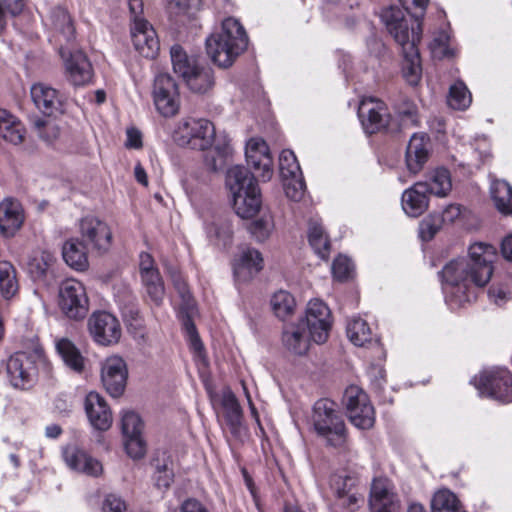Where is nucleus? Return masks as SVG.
I'll use <instances>...</instances> for the list:
<instances>
[{
    "instance_id": "obj_35",
    "label": "nucleus",
    "mask_w": 512,
    "mask_h": 512,
    "mask_svg": "<svg viewBox=\"0 0 512 512\" xmlns=\"http://www.w3.org/2000/svg\"><path fill=\"white\" fill-rule=\"evenodd\" d=\"M213 70L204 65H200L195 73H192L186 80L187 87L196 94H205L214 86Z\"/></svg>"
},
{
    "instance_id": "obj_44",
    "label": "nucleus",
    "mask_w": 512,
    "mask_h": 512,
    "mask_svg": "<svg viewBox=\"0 0 512 512\" xmlns=\"http://www.w3.org/2000/svg\"><path fill=\"white\" fill-rule=\"evenodd\" d=\"M394 110L401 121L402 127H415L419 123L416 104L406 97H401L395 104Z\"/></svg>"
},
{
    "instance_id": "obj_62",
    "label": "nucleus",
    "mask_w": 512,
    "mask_h": 512,
    "mask_svg": "<svg viewBox=\"0 0 512 512\" xmlns=\"http://www.w3.org/2000/svg\"><path fill=\"white\" fill-rule=\"evenodd\" d=\"M126 136L125 146L127 148L140 149L142 147V134L138 129L134 127L128 128Z\"/></svg>"
},
{
    "instance_id": "obj_50",
    "label": "nucleus",
    "mask_w": 512,
    "mask_h": 512,
    "mask_svg": "<svg viewBox=\"0 0 512 512\" xmlns=\"http://www.w3.org/2000/svg\"><path fill=\"white\" fill-rule=\"evenodd\" d=\"M87 360L80 350L66 339V366L77 374H84Z\"/></svg>"
},
{
    "instance_id": "obj_13",
    "label": "nucleus",
    "mask_w": 512,
    "mask_h": 512,
    "mask_svg": "<svg viewBox=\"0 0 512 512\" xmlns=\"http://www.w3.org/2000/svg\"><path fill=\"white\" fill-rule=\"evenodd\" d=\"M154 103L157 110L165 117L178 112V90L174 79L168 74H159L154 81Z\"/></svg>"
},
{
    "instance_id": "obj_5",
    "label": "nucleus",
    "mask_w": 512,
    "mask_h": 512,
    "mask_svg": "<svg viewBox=\"0 0 512 512\" xmlns=\"http://www.w3.org/2000/svg\"><path fill=\"white\" fill-rule=\"evenodd\" d=\"M215 127L203 118H188L182 121L175 131V140L181 146L195 150H206L213 144Z\"/></svg>"
},
{
    "instance_id": "obj_59",
    "label": "nucleus",
    "mask_w": 512,
    "mask_h": 512,
    "mask_svg": "<svg viewBox=\"0 0 512 512\" xmlns=\"http://www.w3.org/2000/svg\"><path fill=\"white\" fill-rule=\"evenodd\" d=\"M168 273L178 293L181 295L183 299H186L189 295V289L181 273L174 267H169Z\"/></svg>"
},
{
    "instance_id": "obj_38",
    "label": "nucleus",
    "mask_w": 512,
    "mask_h": 512,
    "mask_svg": "<svg viewBox=\"0 0 512 512\" xmlns=\"http://www.w3.org/2000/svg\"><path fill=\"white\" fill-rule=\"evenodd\" d=\"M308 240L314 251L326 259L330 251V242L323 227L316 221L309 222Z\"/></svg>"
},
{
    "instance_id": "obj_14",
    "label": "nucleus",
    "mask_w": 512,
    "mask_h": 512,
    "mask_svg": "<svg viewBox=\"0 0 512 512\" xmlns=\"http://www.w3.org/2000/svg\"><path fill=\"white\" fill-rule=\"evenodd\" d=\"M369 506L372 512H401V501L392 483L386 478L374 479L371 484Z\"/></svg>"
},
{
    "instance_id": "obj_61",
    "label": "nucleus",
    "mask_w": 512,
    "mask_h": 512,
    "mask_svg": "<svg viewBox=\"0 0 512 512\" xmlns=\"http://www.w3.org/2000/svg\"><path fill=\"white\" fill-rule=\"evenodd\" d=\"M285 193L288 198L298 201L303 196V183L301 181L291 180L285 184Z\"/></svg>"
},
{
    "instance_id": "obj_48",
    "label": "nucleus",
    "mask_w": 512,
    "mask_h": 512,
    "mask_svg": "<svg viewBox=\"0 0 512 512\" xmlns=\"http://www.w3.org/2000/svg\"><path fill=\"white\" fill-rule=\"evenodd\" d=\"M279 169L283 178L295 180L300 174V166L293 151L283 150L279 156Z\"/></svg>"
},
{
    "instance_id": "obj_2",
    "label": "nucleus",
    "mask_w": 512,
    "mask_h": 512,
    "mask_svg": "<svg viewBox=\"0 0 512 512\" xmlns=\"http://www.w3.org/2000/svg\"><path fill=\"white\" fill-rule=\"evenodd\" d=\"M496 248L477 242L469 247L468 256L451 260L442 269L444 280L453 286L468 289L471 285L484 287L493 274Z\"/></svg>"
},
{
    "instance_id": "obj_64",
    "label": "nucleus",
    "mask_w": 512,
    "mask_h": 512,
    "mask_svg": "<svg viewBox=\"0 0 512 512\" xmlns=\"http://www.w3.org/2000/svg\"><path fill=\"white\" fill-rule=\"evenodd\" d=\"M179 512H210L206 506L196 499L185 500L179 509Z\"/></svg>"
},
{
    "instance_id": "obj_21",
    "label": "nucleus",
    "mask_w": 512,
    "mask_h": 512,
    "mask_svg": "<svg viewBox=\"0 0 512 512\" xmlns=\"http://www.w3.org/2000/svg\"><path fill=\"white\" fill-rule=\"evenodd\" d=\"M85 411L91 425L100 431L112 425V413L105 399L97 392H90L85 398Z\"/></svg>"
},
{
    "instance_id": "obj_40",
    "label": "nucleus",
    "mask_w": 512,
    "mask_h": 512,
    "mask_svg": "<svg viewBox=\"0 0 512 512\" xmlns=\"http://www.w3.org/2000/svg\"><path fill=\"white\" fill-rule=\"evenodd\" d=\"M347 336L356 346H363L372 339V331L368 323L360 318H352L346 328Z\"/></svg>"
},
{
    "instance_id": "obj_4",
    "label": "nucleus",
    "mask_w": 512,
    "mask_h": 512,
    "mask_svg": "<svg viewBox=\"0 0 512 512\" xmlns=\"http://www.w3.org/2000/svg\"><path fill=\"white\" fill-rule=\"evenodd\" d=\"M312 422L315 432L327 445L348 450L346 426L333 401L318 400L314 404Z\"/></svg>"
},
{
    "instance_id": "obj_56",
    "label": "nucleus",
    "mask_w": 512,
    "mask_h": 512,
    "mask_svg": "<svg viewBox=\"0 0 512 512\" xmlns=\"http://www.w3.org/2000/svg\"><path fill=\"white\" fill-rule=\"evenodd\" d=\"M173 470L167 465H158L153 475L155 486L158 489H168L173 482Z\"/></svg>"
},
{
    "instance_id": "obj_41",
    "label": "nucleus",
    "mask_w": 512,
    "mask_h": 512,
    "mask_svg": "<svg viewBox=\"0 0 512 512\" xmlns=\"http://www.w3.org/2000/svg\"><path fill=\"white\" fill-rule=\"evenodd\" d=\"M16 270L8 261H0V292L5 299H10L18 291Z\"/></svg>"
},
{
    "instance_id": "obj_16",
    "label": "nucleus",
    "mask_w": 512,
    "mask_h": 512,
    "mask_svg": "<svg viewBox=\"0 0 512 512\" xmlns=\"http://www.w3.org/2000/svg\"><path fill=\"white\" fill-rule=\"evenodd\" d=\"M246 161L256 172L262 181H268L273 175V161L265 141L262 139H250L246 145Z\"/></svg>"
},
{
    "instance_id": "obj_29",
    "label": "nucleus",
    "mask_w": 512,
    "mask_h": 512,
    "mask_svg": "<svg viewBox=\"0 0 512 512\" xmlns=\"http://www.w3.org/2000/svg\"><path fill=\"white\" fill-rule=\"evenodd\" d=\"M171 62L173 71L180 78L185 80L195 73L199 64L198 60L194 56H189L180 45H173L170 49Z\"/></svg>"
},
{
    "instance_id": "obj_54",
    "label": "nucleus",
    "mask_w": 512,
    "mask_h": 512,
    "mask_svg": "<svg viewBox=\"0 0 512 512\" xmlns=\"http://www.w3.org/2000/svg\"><path fill=\"white\" fill-rule=\"evenodd\" d=\"M353 270V265L351 260L343 255H339L332 264V273L333 276L340 280H346L350 277Z\"/></svg>"
},
{
    "instance_id": "obj_33",
    "label": "nucleus",
    "mask_w": 512,
    "mask_h": 512,
    "mask_svg": "<svg viewBox=\"0 0 512 512\" xmlns=\"http://www.w3.org/2000/svg\"><path fill=\"white\" fill-rule=\"evenodd\" d=\"M427 186V193L437 197H445L452 189L451 176L447 169L437 168L426 176L425 181H421Z\"/></svg>"
},
{
    "instance_id": "obj_57",
    "label": "nucleus",
    "mask_w": 512,
    "mask_h": 512,
    "mask_svg": "<svg viewBox=\"0 0 512 512\" xmlns=\"http://www.w3.org/2000/svg\"><path fill=\"white\" fill-rule=\"evenodd\" d=\"M270 229V221L264 217L251 222L248 226V230L258 241L265 240L269 236Z\"/></svg>"
},
{
    "instance_id": "obj_58",
    "label": "nucleus",
    "mask_w": 512,
    "mask_h": 512,
    "mask_svg": "<svg viewBox=\"0 0 512 512\" xmlns=\"http://www.w3.org/2000/svg\"><path fill=\"white\" fill-rule=\"evenodd\" d=\"M186 333L189 337L190 346L196 353L200 354L203 351V344L198 336L196 327L191 319H186L184 322Z\"/></svg>"
},
{
    "instance_id": "obj_11",
    "label": "nucleus",
    "mask_w": 512,
    "mask_h": 512,
    "mask_svg": "<svg viewBox=\"0 0 512 512\" xmlns=\"http://www.w3.org/2000/svg\"><path fill=\"white\" fill-rule=\"evenodd\" d=\"M358 115L365 132L368 134H374L383 129H389L391 132L397 131L390 128V114L381 100L364 99L360 103Z\"/></svg>"
},
{
    "instance_id": "obj_46",
    "label": "nucleus",
    "mask_w": 512,
    "mask_h": 512,
    "mask_svg": "<svg viewBox=\"0 0 512 512\" xmlns=\"http://www.w3.org/2000/svg\"><path fill=\"white\" fill-rule=\"evenodd\" d=\"M129 332L137 340L147 341V332L144 321L137 308H130L124 313Z\"/></svg>"
},
{
    "instance_id": "obj_49",
    "label": "nucleus",
    "mask_w": 512,
    "mask_h": 512,
    "mask_svg": "<svg viewBox=\"0 0 512 512\" xmlns=\"http://www.w3.org/2000/svg\"><path fill=\"white\" fill-rule=\"evenodd\" d=\"M459 505L460 501L453 492L448 489H441L434 494L431 500V511L445 512Z\"/></svg>"
},
{
    "instance_id": "obj_27",
    "label": "nucleus",
    "mask_w": 512,
    "mask_h": 512,
    "mask_svg": "<svg viewBox=\"0 0 512 512\" xmlns=\"http://www.w3.org/2000/svg\"><path fill=\"white\" fill-rule=\"evenodd\" d=\"M23 223L21 205L6 199L0 203V229L5 236H13Z\"/></svg>"
},
{
    "instance_id": "obj_25",
    "label": "nucleus",
    "mask_w": 512,
    "mask_h": 512,
    "mask_svg": "<svg viewBox=\"0 0 512 512\" xmlns=\"http://www.w3.org/2000/svg\"><path fill=\"white\" fill-rule=\"evenodd\" d=\"M312 340L308 328L305 327L304 322L298 321L287 325L283 329L282 342L284 347L295 355H304L310 347Z\"/></svg>"
},
{
    "instance_id": "obj_47",
    "label": "nucleus",
    "mask_w": 512,
    "mask_h": 512,
    "mask_svg": "<svg viewBox=\"0 0 512 512\" xmlns=\"http://www.w3.org/2000/svg\"><path fill=\"white\" fill-rule=\"evenodd\" d=\"M56 118L48 117L45 120L37 119L34 121V126L37 128L39 136L48 144L54 143L61 135V126L57 123Z\"/></svg>"
},
{
    "instance_id": "obj_34",
    "label": "nucleus",
    "mask_w": 512,
    "mask_h": 512,
    "mask_svg": "<svg viewBox=\"0 0 512 512\" xmlns=\"http://www.w3.org/2000/svg\"><path fill=\"white\" fill-rule=\"evenodd\" d=\"M263 258L259 251L248 248L242 252L239 263L235 266V275L247 279L262 269Z\"/></svg>"
},
{
    "instance_id": "obj_6",
    "label": "nucleus",
    "mask_w": 512,
    "mask_h": 512,
    "mask_svg": "<svg viewBox=\"0 0 512 512\" xmlns=\"http://www.w3.org/2000/svg\"><path fill=\"white\" fill-rule=\"evenodd\" d=\"M342 403L350 422L360 429H369L375 422V411L368 395L360 387L351 385L346 388Z\"/></svg>"
},
{
    "instance_id": "obj_26",
    "label": "nucleus",
    "mask_w": 512,
    "mask_h": 512,
    "mask_svg": "<svg viewBox=\"0 0 512 512\" xmlns=\"http://www.w3.org/2000/svg\"><path fill=\"white\" fill-rule=\"evenodd\" d=\"M226 186L231 196L243 194L250 190H259L255 176L241 165L228 169L226 173Z\"/></svg>"
},
{
    "instance_id": "obj_15",
    "label": "nucleus",
    "mask_w": 512,
    "mask_h": 512,
    "mask_svg": "<svg viewBox=\"0 0 512 512\" xmlns=\"http://www.w3.org/2000/svg\"><path fill=\"white\" fill-rule=\"evenodd\" d=\"M127 366L120 356L108 357L102 364L101 380L107 392L118 397L122 395L126 386Z\"/></svg>"
},
{
    "instance_id": "obj_39",
    "label": "nucleus",
    "mask_w": 512,
    "mask_h": 512,
    "mask_svg": "<svg viewBox=\"0 0 512 512\" xmlns=\"http://www.w3.org/2000/svg\"><path fill=\"white\" fill-rule=\"evenodd\" d=\"M141 280L150 300L157 306L161 305L165 296V287L159 270L150 271L141 276Z\"/></svg>"
},
{
    "instance_id": "obj_8",
    "label": "nucleus",
    "mask_w": 512,
    "mask_h": 512,
    "mask_svg": "<svg viewBox=\"0 0 512 512\" xmlns=\"http://www.w3.org/2000/svg\"><path fill=\"white\" fill-rule=\"evenodd\" d=\"M299 321L304 322L315 343L322 344L328 339L332 323L331 313L323 301L311 300L307 305L305 318Z\"/></svg>"
},
{
    "instance_id": "obj_7",
    "label": "nucleus",
    "mask_w": 512,
    "mask_h": 512,
    "mask_svg": "<svg viewBox=\"0 0 512 512\" xmlns=\"http://www.w3.org/2000/svg\"><path fill=\"white\" fill-rule=\"evenodd\" d=\"M474 381L481 396L512 401V374L507 369L484 371L479 377H475Z\"/></svg>"
},
{
    "instance_id": "obj_51",
    "label": "nucleus",
    "mask_w": 512,
    "mask_h": 512,
    "mask_svg": "<svg viewBox=\"0 0 512 512\" xmlns=\"http://www.w3.org/2000/svg\"><path fill=\"white\" fill-rule=\"evenodd\" d=\"M208 236L216 240L217 245H227L230 241L232 230L227 221H218L210 224L207 228Z\"/></svg>"
},
{
    "instance_id": "obj_30",
    "label": "nucleus",
    "mask_w": 512,
    "mask_h": 512,
    "mask_svg": "<svg viewBox=\"0 0 512 512\" xmlns=\"http://www.w3.org/2000/svg\"><path fill=\"white\" fill-rule=\"evenodd\" d=\"M233 208L241 218H252L260 210V190H250L243 194L232 196Z\"/></svg>"
},
{
    "instance_id": "obj_63",
    "label": "nucleus",
    "mask_w": 512,
    "mask_h": 512,
    "mask_svg": "<svg viewBox=\"0 0 512 512\" xmlns=\"http://www.w3.org/2000/svg\"><path fill=\"white\" fill-rule=\"evenodd\" d=\"M139 270L141 276L150 273V271H158L154 259L149 253L142 252L140 254Z\"/></svg>"
},
{
    "instance_id": "obj_45",
    "label": "nucleus",
    "mask_w": 512,
    "mask_h": 512,
    "mask_svg": "<svg viewBox=\"0 0 512 512\" xmlns=\"http://www.w3.org/2000/svg\"><path fill=\"white\" fill-rule=\"evenodd\" d=\"M54 262L55 259L50 253L43 252L39 257L30 260L28 271L35 281H42L53 272Z\"/></svg>"
},
{
    "instance_id": "obj_28",
    "label": "nucleus",
    "mask_w": 512,
    "mask_h": 512,
    "mask_svg": "<svg viewBox=\"0 0 512 512\" xmlns=\"http://www.w3.org/2000/svg\"><path fill=\"white\" fill-rule=\"evenodd\" d=\"M0 136L13 145H20L25 136L22 123L5 109H0Z\"/></svg>"
},
{
    "instance_id": "obj_32",
    "label": "nucleus",
    "mask_w": 512,
    "mask_h": 512,
    "mask_svg": "<svg viewBox=\"0 0 512 512\" xmlns=\"http://www.w3.org/2000/svg\"><path fill=\"white\" fill-rule=\"evenodd\" d=\"M490 193L496 209L503 215H512V186L505 180L492 182Z\"/></svg>"
},
{
    "instance_id": "obj_12",
    "label": "nucleus",
    "mask_w": 512,
    "mask_h": 512,
    "mask_svg": "<svg viewBox=\"0 0 512 512\" xmlns=\"http://www.w3.org/2000/svg\"><path fill=\"white\" fill-rule=\"evenodd\" d=\"M82 240L88 241L98 254L107 252L112 243V232L108 224L95 216H85L79 220Z\"/></svg>"
},
{
    "instance_id": "obj_20",
    "label": "nucleus",
    "mask_w": 512,
    "mask_h": 512,
    "mask_svg": "<svg viewBox=\"0 0 512 512\" xmlns=\"http://www.w3.org/2000/svg\"><path fill=\"white\" fill-rule=\"evenodd\" d=\"M93 77L90 61L82 50H75L66 59V81L74 87L89 84Z\"/></svg>"
},
{
    "instance_id": "obj_1",
    "label": "nucleus",
    "mask_w": 512,
    "mask_h": 512,
    "mask_svg": "<svg viewBox=\"0 0 512 512\" xmlns=\"http://www.w3.org/2000/svg\"><path fill=\"white\" fill-rule=\"evenodd\" d=\"M380 17L389 34L402 48L403 77L410 85H417L422 75L417 47L422 34L421 22L418 19L406 17L403 10L394 5L383 9Z\"/></svg>"
},
{
    "instance_id": "obj_10",
    "label": "nucleus",
    "mask_w": 512,
    "mask_h": 512,
    "mask_svg": "<svg viewBox=\"0 0 512 512\" xmlns=\"http://www.w3.org/2000/svg\"><path fill=\"white\" fill-rule=\"evenodd\" d=\"M88 328L95 342L103 346L117 344L122 335L118 319L105 311L93 313Z\"/></svg>"
},
{
    "instance_id": "obj_52",
    "label": "nucleus",
    "mask_w": 512,
    "mask_h": 512,
    "mask_svg": "<svg viewBox=\"0 0 512 512\" xmlns=\"http://www.w3.org/2000/svg\"><path fill=\"white\" fill-rule=\"evenodd\" d=\"M143 422L140 416L133 412H125L122 416V432L124 437L142 435Z\"/></svg>"
},
{
    "instance_id": "obj_22",
    "label": "nucleus",
    "mask_w": 512,
    "mask_h": 512,
    "mask_svg": "<svg viewBox=\"0 0 512 512\" xmlns=\"http://www.w3.org/2000/svg\"><path fill=\"white\" fill-rule=\"evenodd\" d=\"M429 138L424 134L414 133L407 145L405 161L409 172L417 174L422 170L430 155Z\"/></svg>"
},
{
    "instance_id": "obj_55",
    "label": "nucleus",
    "mask_w": 512,
    "mask_h": 512,
    "mask_svg": "<svg viewBox=\"0 0 512 512\" xmlns=\"http://www.w3.org/2000/svg\"><path fill=\"white\" fill-rule=\"evenodd\" d=\"M125 438V449L128 455L134 459L142 458L146 453V444L142 438V435L139 436H128Z\"/></svg>"
},
{
    "instance_id": "obj_19",
    "label": "nucleus",
    "mask_w": 512,
    "mask_h": 512,
    "mask_svg": "<svg viewBox=\"0 0 512 512\" xmlns=\"http://www.w3.org/2000/svg\"><path fill=\"white\" fill-rule=\"evenodd\" d=\"M134 48L146 58H154L159 51V40L154 28L147 20H136L131 26Z\"/></svg>"
},
{
    "instance_id": "obj_23",
    "label": "nucleus",
    "mask_w": 512,
    "mask_h": 512,
    "mask_svg": "<svg viewBox=\"0 0 512 512\" xmlns=\"http://www.w3.org/2000/svg\"><path fill=\"white\" fill-rule=\"evenodd\" d=\"M31 98L35 106L47 117L62 116L61 101L55 89L38 83L31 87Z\"/></svg>"
},
{
    "instance_id": "obj_37",
    "label": "nucleus",
    "mask_w": 512,
    "mask_h": 512,
    "mask_svg": "<svg viewBox=\"0 0 512 512\" xmlns=\"http://www.w3.org/2000/svg\"><path fill=\"white\" fill-rule=\"evenodd\" d=\"M66 265L76 271H85L88 266L87 248L83 240L71 239L66 247Z\"/></svg>"
},
{
    "instance_id": "obj_60",
    "label": "nucleus",
    "mask_w": 512,
    "mask_h": 512,
    "mask_svg": "<svg viewBox=\"0 0 512 512\" xmlns=\"http://www.w3.org/2000/svg\"><path fill=\"white\" fill-rule=\"evenodd\" d=\"M103 510L104 512H123L126 510V504L117 495L110 494L104 501Z\"/></svg>"
},
{
    "instance_id": "obj_31",
    "label": "nucleus",
    "mask_w": 512,
    "mask_h": 512,
    "mask_svg": "<svg viewBox=\"0 0 512 512\" xmlns=\"http://www.w3.org/2000/svg\"><path fill=\"white\" fill-rule=\"evenodd\" d=\"M224 409L225 419L233 434H239L242 427V409L231 390H225L221 400Z\"/></svg>"
},
{
    "instance_id": "obj_24",
    "label": "nucleus",
    "mask_w": 512,
    "mask_h": 512,
    "mask_svg": "<svg viewBox=\"0 0 512 512\" xmlns=\"http://www.w3.org/2000/svg\"><path fill=\"white\" fill-rule=\"evenodd\" d=\"M404 212L410 217H419L428 209L429 194L425 183L416 182L406 189L401 198Z\"/></svg>"
},
{
    "instance_id": "obj_42",
    "label": "nucleus",
    "mask_w": 512,
    "mask_h": 512,
    "mask_svg": "<svg viewBox=\"0 0 512 512\" xmlns=\"http://www.w3.org/2000/svg\"><path fill=\"white\" fill-rule=\"evenodd\" d=\"M271 307L274 314L281 320L290 317L296 308V301L292 294L287 291L280 290L271 298Z\"/></svg>"
},
{
    "instance_id": "obj_3",
    "label": "nucleus",
    "mask_w": 512,
    "mask_h": 512,
    "mask_svg": "<svg viewBox=\"0 0 512 512\" xmlns=\"http://www.w3.org/2000/svg\"><path fill=\"white\" fill-rule=\"evenodd\" d=\"M248 46V36L241 23L232 17L222 21L221 30L206 40L207 54L219 67H230Z\"/></svg>"
},
{
    "instance_id": "obj_17",
    "label": "nucleus",
    "mask_w": 512,
    "mask_h": 512,
    "mask_svg": "<svg viewBox=\"0 0 512 512\" xmlns=\"http://www.w3.org/2000/svg\"><path fill=\"white\" fill-rule=\"evenodd\" d=\"M89 312V299L81 282L66 278V318L83 321Z\"/></svg>"
},
{
    "instance_id": "obj_18",
    "label": "nucleus",
    "mask_w": 512,
    "mask_h": 512,
    "mask_svg": "<svg viewBox=\"0 0 512 512\" xmlns=\"http://www.w3.org/2000/svg\"><path fill=\"white\" fill-rule=\"evenodd\" d=\"M7 377L11 385L19 389H28L34 382L33 363L25 353L12 355L6 365Z\"/></svg>"
},
{
    "instance_id": "obj_53",
    "label": "nucleus",
    "mask_w": 512,
    "mask_h": 512,
    "mask_svg": "<svg viewBox=\"0 0 512 512\" xmlns=\"http://www.w3.org/2000/svg\"><path fill=\"white\" fill-rule=\"evenodd\" d=\"M63 326L61 317L49 316L48 327L50 335L54 338L55 348L61 358L64 360V337L61 336V328Z\"/></svg>"
},
{
    "instance_id": "obj_9",
    "label": "nucleus",
    "mask_w": 512,
    "mask_h": 512,
    "mask_svg": "<svg viewBox=\"0 0 512 512\" xmlns=\"http://www.w3.org/2000/svg\"><path fill=\"white\" fill-rule=\"evenodd\" d=\"M331 487L336 495L334 508L343 507L349 512L359 508V502L364 500L360 491V479L357 475H336L331 480Z\"/></svg>"
},
{
    "instance_id": "obj_43",
    "label": "nucleus",
    "mask_w": 512,
    "mask_h": 512,
    "mask_svg": "<svg viewBox=\"0 0 512 512\" xmlns=\"http://www.w3.org/2000/svg\"><path fill=\"white\" fill-rule=\"evenodd\" d=\"M472 102V96L463 81H456L450 86L447 97L448 105L455 110H465Z\"/></svg>"
},
{
    "instance_id": "obj_36",
    "label": "nucleus",
    "mask_w": 512,
    "mask_h": 512,
    "mask_svg": "<svg viewBox=\"0 0 512 512\" xmlns=\"http://www.w3.org/2000/svg\"><path fill=\"white\" fill-rule=\"evenodd\" d=\"M67 463L76 472L91 476H98L102 472V465L96 459L88 456L83 450L75 449L71 453Z\"/></svg>"
}]
</instances>
